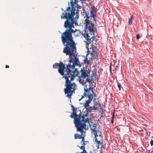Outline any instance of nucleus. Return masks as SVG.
<instances>
[{"instance_id":"nucleus-15","label":"nucleus","mask_w":153,"mask_h":153,"mask_svg":"<svg viewBox=\"0 0 153 153\" xmlns=\"http://www.w3.org/2000/svg\"><path fill=\"white\" fill-rule=\"evenodd\" d=\"M87 112L93 110V108L92 107H89L85 108Z\"/></svg>"},{"instance_id":"nucleus-14","label":"nucleus","mask_w":153,"mask_h":153,"mask_svg":"<svg viewBox=\"0 0 153 153\" xmlns=\"http://www.w3.org/2000/svg\"><path fill=\"white\" fill-rule=\"evenodd\" d=\"M133 20H134L133 16H131L130 19H129V20L128 21V24L129 25H131L132 24V21Z\"/></svg>"},{"instance_id":"nucleus-19","label":"nucleus","mask_w":153,"mask_h":153,"mask_svg":"<svg viewBox=\"0 0 153 153\" xmlns=\"http://www.w3.org/2000/svg\"><path fill=\"white\" fill-rule=\"evenodd\" d=\"M136 37L137 39L138 40L140 38V35L139 34H137L136 35Z\"/></svg>"},{"instance_id":"nucleus-18","label":"nucleus","mask_w":153,"mask_h":153,"mask_svg":"<svg viewBox=\"0 0 153 153\" xmlns=\"http://www.w3.org/2000/svg\"><path fill=\"white\" fill-rule=\"evenodd\" d=\"M89 76L86 77L85 81L88 82L90 83L91 82V80L89 78Z\"/></svg>"},{"instance_id":"nucleus-10","label":"nucleus","mask_w":153,"mask_h":153,"mask_svg":"<svg viewBox=\"0 0 153 153\" xmlns=\"http://www.w3.org/2000/svg\"><path fill=\"white\" fill-rule=\"evenodd\" d=\"M78 0H71L70 3L71 5V9L70 11H75L76 5L77 4Z\"/></svg>"},{"instance_id":"nucleus-21","label":"nucleus","mask_w":153,"mask_h":153,"mask_svg":"<svg viewBox=\"0 0 153 153\" xmlns=\"http://www.w3.org/2000/svg\"><path fill=\"white\" fill-rule=\"evenodd\" d=\"M117 85H118V87L119 88V90H121V86H120V85L119 84H118Z\"/></svg>"},{"instance_id":"nucleus-13","label":"nucleus","mask_w":153,"mask_h":153,"mask_svg":"<svg viewBox=\"0 0 153 153\" xmlns=\"http://www.w3.org/2000/svg\"><path fill=\"white\" fill-rule=\"evenodd\" d=\"M83 62L85 64L88 65L90 64V62L89 60L88 59V58L86 57H85L84 60Z\"/></svg>"},{"instance_id":"nucleus-7","label":"nucleus","mask_w":153,"mask_h":153,"mask_svg":"<svg viewBox=\"0 0 153 153\" xmlns=\"http://www.w3.org/2000/svg\"><path fill=\"white\" fill-rule=\"evenodd\" d=\"M89 90V89L84 88V92L83 94L84 96L82 95V97L79 100V101H80L81 99L84 97V96L88 98V99L85 102L83 103L84 106L85 108H86L89 105V103H91L93 98V96L92 94H88Z\"/></svg>"},{"instance_id":"nucleus-6","label":"nucleus","mask_w":153,"mask_h":153,"mask_svg":"<svg viewBox=\"0 0 153 153\" xmlns=\"http://www.w3.org/2000/svg\"><path fill=\"white\" fill-rule=\"evenodd\" d=\"M89 123V121L88 119H86L85 121L83 122L77 123H74L77 128V131H79L81 133V134H79L77 133L74 134V137L75 139H80L82 138V135L85 132L84 131V129L85 128L86 126V123Z\"/></svg>"},{"instance_id":"nucleus-25","label":"nucleus","mask_w":153,"mask_h":153,"mask_svg":"<svg viewBox=\"0 0 153 153\" xmlns=\"http://www.w3.org/2000/svg\"><path fill=\"white\" fill-rule=\"evenodd\" d=\"M5 68H9V66L7 65H5Z\"/></svg>"},{"instance_id":"nucleus-5","label":"nucleus","mask_w":153,"mask_h":153,"mask_svg":"<svg viewBox=\"0 0 153 153\" xmlns=\"http://www.w3.org/2000/svg\"><path fill=\"white\" fill-rule=\"evenodd\" d=\"M71 107L73 112L70 115V117L71 118L74 119V123L83 122L85 121L86 119H88L87 118H85L86 117H87V115H86L83 114L82 116H81V114H80L78 116L77 114V108L74 107L72 105H71Z\"/></svg>"},{"instance_id":"nucleus-1","label":"nucleus","mask_w":153,"mask_h":153,"mask_svg":"<svg viewBox=\"0 0 153 153\" xmlns=\"http://www.w3.org/2000/svg\"><path fill=\"white\" fill-rule=\"evenodd\" d=\"M75 11H70V7L69 6L64 11L61 17L62 19H66L64 25L66 30L62 33L61 37L62 44L65 46L63 52L66 55H69L71 58V56L75 55L74 52L76 50V44L72 34L74 33L75 37L79 36L81 34V32L79 30L74 29V24L75 22L74 16L75 15Z\"/></svg>"},{"instance_id":"nucleus-2","label":"nucleus","mask_w":153,"mask_h":153,"mask_svg":"<svg viewBox=\"0 0 153 153\" xmlns=\"http://www.w3.org/2000/svg\"><path fill=\"white\" fill-rule=\"evenodd\" d=\"M97 12V10L94 7H93L88 10H84L82 13L85 19L83 24L85 28L84 35L85 39L84 42L88 51H89V45L91 44V46H94V44H95L97 40L94 34L97 30L96 27L94 24V22L90 21L91 20L93 19L96 24V20L95 17Z\"/></svg>"},{"instance_id":"nucleus-17","label":"nucleus","mask_w":153,"mask_h":153,"mask_svg":"<svg viewBox=\"0 0 153 153\" xmlns=\"http://www.w3.org/2000/svg\"><path fill=\"white\" fill-rule=\"evenodd\" d=\"M85 135L84 134H82V138H81V139H82V140L81 142V143L82 144V142H85Z\"/></svg>"},{"instance_id":"nucleus-8","label":"nucleus","mask_w":153,"mask_h":153,"mask_svg":"<svg viewBox=\"0 0 153 153\" xmlns=\"http://www.w3.org/2000/svg\"><path fill=\"white\" fill-rule=\"evenodd\" d=\"M53 67L54 68H59L58 72L62 76L64 75V72L65 71V65L62 62H60L59 63H55L53 65Z\"/></svg>"},{"instance_id":"nucleus-22","label":"nucleus","mask_w":153,"mask_h":153,"mask_svg":"<svg viewBox=\"0 0 153 153\" xmlns=\"http://www.w3.org/2000/svg\"><path fill=\"white\" fill-rule=\"evenodd\" d=\"M114 112L113 114L112 118L111 119H113L114 120Z\"/></svg>"},{"instance_id":"nucleus-27","label":"nucleus","mask_w":153,"mask_h":153,"mask_svg":"<svg viewBox=\"0 0 153 153\" xmlns=\"http://www.w3.org/2000/svg\"><path fill=\"white\" fill-rule=\"evenodd\" d=\"M91 91H92V93L93 94H94V91H93V88H92L91 89Z\"/></svg>"},{"instance_id":"nucleus-9","label":"nucleus","mask_w":153,"mask_h":153,"mask_svg":"<svg viewBox=\"0 0 153 153\" xmlns=\"http://www.w3.org/2000/svg\"><path fill=\"white\" fill-rule=\"evenodd\" d=\"M94 136L95 142L97 144V148H99V145H102L103 144V137L102 135H98L97 133H94L93 134Z\"/></svg>"},{"instance_id":"nucleus-23","label":"nucleus","mask_w":153,"mask_h":153,"mask_svg":"<svg viewBox=\"0 0 153 153\" xmlns=\"http://www.w3.org/2000/svg\"><path fill=\"white\" fill-rule=\"evenodd\" d=\"M78 18H79V16L77 15L76 16L75 19H78Z\"/></svg>"},{"instance_id":"nucleus-24","label":"nucleus","mask_w":153,"mask_h":153,"mask_svg":"<svg viewBox=\"0 0 153 153\" xmlns=\"http://www.w3.org/2000/svg\"><path fill=\"white\" fill-rule=\"evenodd\" d=\"M113 121H114V120L113 119H111V122L112 123H113Z\"/></svg>"},{"instance_id":"nucleus-28","label":"nucleus","mask_w":153,"mask_h":153,"mask_svg":"<svg viewBox=\"0 0 153 153\" xmlns=\"http://www.w3.org/2000/svg\"><path fill=\"white\" fill-rule=\"evenodd\" d=\"M110 70L111 71V65H110Z\"/></svg>"},{"instance_id":"nucleus-12","label":"nucleus","mask_w":153,"mask_h":153,"mask_svg":"<svg viewBox=\"0 0 153 153\" xmlns=\"http://www.w3.org/2000/svg\"><path fill=\"white\" fill-rule=\"evenodd\" d=\"M85 142H82V146L79 147V148L80 149H83V152H81L80 153H87V152L85 149Z\"/></svg>"},{"instance_id":"nucleus-4","label":"nucleus","mask_w":153,"mask_h":153,"mask_svg":"<svg viewBox=\"0 0 153 153\" xmlns=\"http://www.w3.org/2000/svg\"><path fill=\"white\" fill-rule=\"evenodd\" d=\"M73 72L75 75L79 76V80L80 83L83 85L84 79L86 77L90 76V70L88 68H86V69L83 68L81 69L79 72L76 68L73 71Z\"/></svg>"},{"instance_id":"nucleus-20","label":"nucleus","mask_w":153,"mask_h":153,"mask_svg":"<svg viewBox=\"0 0 153 153\" xmlns=\"http://www.w3.org/2000/svg\"><path fill=\"white\" fill-rule=\"evenodd\" d=\"M150 144L151 146L153 145V140H151L150 141Z\"/></svg>"},{"instance_id":"nucleus-26","label":"nucleus","mask_w":153,"mask_h":153,"mask_svg":"<svg viewBox=\"0 0 153 153\" xmlns=\"http://www.w3.org/2000/svg\"><path fill=\"white\" fill-rule=\"evenodd\" d=\"M94 94V97H95L96 96V94L95 93H94V94Z\"/></svg>"},{"instance_id":"nucleus-11","label":"nucleus","mask_w":153,"mask_h":153,"mask_svg":"<svg viewBox=\"0 0 153 153\" xmlns=\"http://www.w3.org/2000/svg\"><path fill=\"white\" fill-rule=\"evenodd\" d=\"M97 126V124L94 123L93 125H90V128L91 130V132L92 134H94V133H96L97 131L96 128Z\"/></svg>"},{"instance_id":"nucleus-29","label":"nucleus","mask_w":153,"mask_h":153,"mask_svg":"<svg viewBox=\"0 0 153 153\" xmlns=\"http://www.w3.org/2000/svg\"><path fill=\"white\" fill-rule=\"evenodd\" d=\"M92 55H93V52H92Z\"/></svg>"},{"instance_id":"nucleus-16","label":"nucleus","mask_w":153,"mask_h":153,"mask_svg":"<svg viewBox=\"0 0 153 153\" xmlns=\"http://www.w3.org/2000/svg\"><path fill=\"white\" fill-rule=\"evenodd\" d=\"M100 126H99L98 127V129L97 131H98V132H99V133H98L99 135H102V133L101 132V130H100Z\"/></svg>"},{"instance_id":"nucleus-3","label":"nucleus","mask_w":153,"mask_h":153,"mask_svg":"<svg viewBox=\"0 0 153 153\" xmlns=\"http://www.w3.org/2000/svg\"><path fill=\"white\" fill-rule=\"evenodd\" d=\"M71 58L69 56V61L68 65H67V68L65 69L66 71L67 74H64L63 77L66 79V88L65 89V93L67 94L66 96L69 98H71L73 93L75 92V90L77 88V85L75 83L72 82V81L75 78V75L73 73V74H70L71 69H75V66H81V64L79 62L78 58L77 56L74 55L71 56Z\"/></svg>"}]
</instances>
